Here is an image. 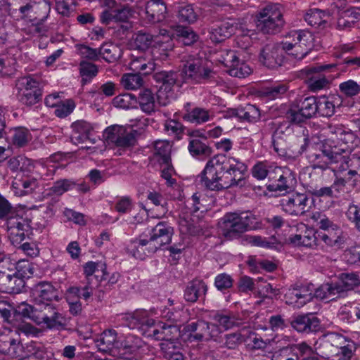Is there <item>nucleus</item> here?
Returning <instances> with one entry per match:
<instances>
[{
	"instance_id": "f257e3e1",
	"label": "nucleus",
	"mask_w": 360,
	"mask_h": 360,
	"mask_svg": "<svg viewBox=\"0 0 360 360\" xmlns=\"http://www.w3.org/2000/svg\"><path fill=\"white\" fill-rule=\"evenodd\" d=\"M247 166L225 155H217L210 160L199 175L200 182L211 191H221L240 185Z\"/></svg>"
},
{
	"instance_id": "f03ea898",
	"label": "nucleus",
	"mask_w": 360,
	"mask_h": 360,
	"mask_svg": "<svg viewBox=\"0 0 360 360\" xmlns=\"http://www.w3.org/2000/svg\"><path fill=\"white\" fill-rule=\"evenodd\" d=\"M334 143V141L323 143L321 153L315 155L318 162L314 167L325 169L328 165L335 164V169L348 171L350 176L360 174V157L354 154L348 155L351 150L348 146L338 147Z\"/></svg>"
},
{
	"instance_id": "7ed1b4c3",
	"label": "nucleus",
	"mask_w": 360,
	"mask_h": 360,
	"mask_svg": "<svg viewBox=\"0 0 360 360\" xmlns=\"http://www.w3.org/2000/svg\"><path fill=\"white\" fill-rule=\"evenodd\" d=\"M359 283L360 281L356 274L342 273L336 281L320 285L315 290L314 295L321 300L330 299L333 300L342 297L347 291L353 290Z\"/></svg>"
},
{
	"instance_id": "20e7f679",
	"label": "nucleus",
	"mask_w": 360,
	"mask_h": 360,
	"mask_svg": "<svg viewBox=\"0 0 360 360\" xmlns=\"http://www.w3.org/2000/svg\"><path fill=\"white\" fill-rule=\"evenodd\" d=\"M182 331L189 333L188 338L197 342L208 341L211 339L217 341L221 333L217 323H209L202 319L187 322L184 326Z\"/></svg>"
},
{
	"instance_id": "39448f33",
	"label": "nucleus",
	"mask_w": 360,
	"mask_h": 360,
	"mask_svg": "<svg viewBox=\"0 0 360 360\" xmlns=\"http://www.w3.org/2000/svg\"><path fill=\"white\" fill-rule=\"evenodd\" d=\"M33 274L32 264L22 262L17 269L11 276L5 277L0 281V290L4 293L18 294L25 287V279L29 278Z\"/></svg>"
},
{
	"instance_id": "423d86ee",
	"label": "nucleus",
	"mask_w": 360,
	"mask_h": 360,
	"mask_svg": "<svg viewBox=\"0 0 360 360\" xmlns=\"http://www.w3.org/2000/svg\"><path fill=\"white\" fill-rule=\"evenodd\" d=\"M214 72L207 66V62L201 58L188 60L183 66L181 75L185 82L195 84L207 81L213 77Z\"/></svg>"
},
{
	"instance_id": "0eeeda50",
	"label": "nucleus",
	"mask_w": 360,
	"mask_h": 360,
	"mask_svg": "<svg viewBox=\"0 0 360 360\" xmlns=\"http://www.w3.org/2000/svg\"><path fill=\"white\" fill-rule=\"evenodd\" d=\"M250 217L245 214L226 213L221 219L223 235L228 239L238 238L250 226Z\"/></svg>"
},
{
	"instance_id": "6e6552de",
	"label": "nucleus",
	"mask_w": 360,
	"mask_h": 360,
	"mask_svg": "<svg viewBox=\"0 0 360 360\" xmlns=\"http://www.w3.org/2000/svg\"><path fill=\"white\" fill-rule=\"evenodd\" d=\"M283 51V46H281L279 44H267L261 49L259 60L268 68H276L282 65Z\"/></svg>"
},
{
	"instance_id": "1a4fd4ad",
	"label": "nucleus",
	"mask_w": 360,
	"mask_h": 360,
	"mask_svg": "<svg viewBox=\"0 0 360 360\" xmlns=\"http://www.w3.org/2000/svg\"><path fill=\"white\" fill-rule=\"evenodd\" d=\"M309 198L305 193H293L281 200L283 210L292 215L305 214L310 207Z\"/></svg>"
},
{
	"instance_id": "9d476101",
	"label": "nucleus",
	"mask_w": 360,
	"mask_h": 360,
	"mask_svg": "<svg viewBox=\"0 0 360 360\" xmlns=\"http://www.w3.org/2000/svg\"><path fill=\"white\" fill-rule=\"evenodd\" d=\"M297 42L283 45L284 51L297 60L302 59L312 48V36L309 32H300L297 37Z\"/></svg>"
},
{
	"instance_id": "9b49d317",
	"label": "nucleus",
	"mask_w": 360,
	"mask_h": 360,
	"mask_svg": "<svg viewBox=\"0 0 360 360\" xmlns=\"http://www.w3.org/2000/svg\"><path fill=\"white\" fill-rule=\"evenodd\" d=\"M32 296L34 303L58 300V290L51 283L46 281L39 282L32 288Z\"/></svg>"
},
{
	"instance_id": "f8f14e48",
	"label": "nucleus",
	"mask_w": 360,
	"mask_h": 360,
	"mask_svg": "<svg viewBox=\"0 0 360 360\" xmlns=\"http://www.w3.org/2000/svg\"><path fill=\"white\" fill-rule=\"evenodd\" d=\"M290 325L298 332L310 333L320 328V321L311 314H307L295 316L290 321Z\"/></svg>"
},
{
	"instance_id": "ddd939ff",
	"label": "nucleus",
	"mask_w": 360,
	"mask_h": 360,
	"mask_svg": "<svg viewBox=\"0 0 360 360\" xmlns=\"http://www.w3.org/2000/svg\"><path fill=\"white\" fill-rule=\"evenodd\" d=\"M227 58L224 64L229 68L227 70L231 76L236 77H245L251 72L250 67L244 63H240L238 56L233 51H229L226 54Z\"/></svg>"
},
{
	"instance_id": "4468645a",
	"label": "nucleus",
	"mask_w": 360,
	"mask_h": 360,
	"mask_svg": "<svg viewBox=\"0 0 360 360\" xmlns=\"http://www.w3.org/2000/svg\"><path fill=\"white\" fill-rule=\"evenodd\" d=\"M172 234V227L167 226L165 222H160L152 229L150 241L156 243L158 245L155 246L157 250L162 245L170 243Z\"/></svg>"
},
{
	"instance_id": "2eb2a0df",
	"label": "nucleus",
	"mask_w": 360,
	"mask_h": 360,
	"mask_svg": "<svg viewBox=\"0 0 360 360\" xmlns=\"http://www.w3.org/2000/svg\"><path fill=\"white\" fill-rule=\"evenodd\" d=\"M148 20L155 23L163 21L167 15V6L162 0H150L146 4Z\"/></svg>"
},
{
	"instance_id": "dca6fc26",
	"label": "nucleus",
	"mask_w": 360,
	"mask_h": 360,
	"mask_svg": "<svg viewBox=\"0 0 360 360\" xmlns=\"http://www.w3.org/2000/svg\"><path fill=\"white\" fill-rule=\"evenodd\" d=\"M234 32L233 24L229 21H221L211 27L210 38L214 43H220L230 37Z\"/></svg>"
},
{
	"instance_id": "f3484780",
	"label": "nucleus",
	"mask_w": 360,
	"mask_h": 360,
	"mask_svg": "<svg viewBox=\"0 0 360 360\" xmlns=\"http://www.w3.org/2000/svg\"><path fill=\"white\" fill-rule=\"evenodd\" d=\"M57 309L53 302L34 303L33 321L37 324L42 323L49 318L56 315Z\"/></svg>"
},
{
	"instance_id": "a211bd4d",
	"label": "nucleus",
	"mask_w": 360,
	"mask_h": 360,
	"mask_svg": "<svg viewBox=\"0 0 360 360\" xmlns=\"http://www.w3.org/2000/svg\"><path fill=\"white\" fill-rule=\"evenodd\" d=\"M310 348L305 344L295 345L292 347H285L276 352L271 360H300L299 354Z\"/></svg>"
},
{
	"instance_id": "6ab92c4d",
	"label": "nucleus",
	"mask_w": 360,
	"mask_h": 360,
	"mask_svg": "<svg viewBox=\"0 0 360 360\" xmlns=\"http://www.w3.org/2000/svg\"><path fill=\"white\" fill-rule=\"evenodd\" d=\"M153 77L158 83L161 84L159 87L160 90L170 91L176 83L179 75L176 72L174 71H161L155 73Z\"/></svg>"
},
{
	"instance_id": "aec40b11",
	"label": "nucleus",
	"mask_w": 360,
	"mask_h": 360,
	"mask_svg": "<svg viewBox=\"0 0 360 360\" xmlns=\"http://www.w3.org/2000/svg\"><path fill=\"white\" fill-rule=\"evenodd\" d=\"M284 25L283 19H269L266 18H261L258 16L257 22V29L264 34H276L281 30Z\"/></svg>"
},
{
	"instance_id": "412c9836",
	"label": "nucleus",
	"mask_w": 360,
	"mask_h": 360,
	"mask_svg": "<svg viewBox=\"0 0 360 360\" xmlns=\"http://www.w3.org/2000/svg\"><path fill=\"white\" fill-rule=\"evenodd\" d=\"M117 340V333L115 330H104L100 338L96 341V347L102 352H110Z\"/></svg>"
},
{
	"instance_id": "4be33fe9",
	"label": "nucleus",
	"mask_w": 360,
	"mask_h": 360,
	"mask_svg": "<svg viewBox=\"0 0 360 360\" xmlns=\"http://www.w3.org/2000/svg\"><path fill=\"white\" fill-rule=\"evenodd\" d=\"M139 103L141 109L147 114L155 111V102L154 94L149 89H143L139 93L136 97V103Z\"/></svg>"
},
{
	"instance_id": "5701e85b",
	"label": "nucleus",
	"mask_w": 360,
	"mask_h": 360,
	"mask_svg": "<svg viewBox=\"0 0 360 360\" xmlns=\"http://www.w3.org/2000/svg\"><path fill=\"white\" fill-rule=\"evenodd\" d=\"M295 108H299L308 119H310L317 114V98L315 96H309L305 98L303 101H300L298 103H294Z\"/></svg>"
},
{
	"instance_id": "b1692460",
	"label": "nucleus",
	"mask_w": 360,
	"mask_h": 360,
	"mask_svg": "<svg viewBox=\"0 0 360 360\" xmlns=\"http://www.w3.org/2000/svg\"><path fill=\"white\" fill-rule=\"evenodd\" d=\"M176 32L179 41L185 46H191L199 39L198 35L189 27L179 26Z\"/></svg>"
},
{
	"instance_id": "393cba45",
	"label": "nucleus",
	"mask_w": 360,
	"mask_h": 360,
	"mask_svg": "<svg viewBox=\"0 0 360 360\" xmlns=\"http://www.w3.org/2000/svg\"><path fill=\"white\" fill-rule=\"evenodd\" d=\"M201 289H203L204 292L207 290V286L202 281L196 280L190 282L185 290V299L191 302L197 301Z\"/></svg>"
},
{
	"instance_id": "a878e982",
	"label": "nucleus",
	"mask_w": 360,
	"mask_h": 360,
	"mask_svg": "<svg viewBox=\"0 0 360 360\" xmlns=\"http://www.w3.org/2000/svg\"><path fill=\"white\" fill-rule=\"evenodd\" d=\"M98 53L108 63H113L120 56L118 48L113 44H103L98 49Z\"/></svg>"
},
{
	"instance_id": "bb28decb",
	"label": "nucleus",
	"mask_w": 360,
	"mask_h": 360,
	"mask_svg": "<svg viewBox=\"0 0 360 360\" xmlns=\"http://www.w3.org/2000/svg\"><path fill=\"white\" fill-rule=\"evenodd\" d=\"M274 174L275 176L271 178L275 179L276 182L267 186V189L269 191H286L290 188L287 184L286 177L284 176L285 172L282 171L281 167H276L274 170Z\"/></svg>"
},
{
	"instance_id": "cd10ccee",
	"label": "nucleus",
	"mask_w": 360,
	"mask_h": 360,
	"mask_svg": "<svg viewBox=\"0 0 360 360\" xmlns=\"http://www.w3.org/2000/svg\"><path fill=\"white\" fill-rule=\"evenodd\" d=\"M22 262H19L16 266V262L12 261L8 257H2L0 258V281L5 277L11 276L17 269H19V265Z\"/></svg>"
},
{
	"instance_id": "c85d7f7f",
	"label": "nucleus",
	"mask_w": 360,
	"mask_h": 360,
	"mask_svg": "<svg viewBox=\"0 0 360 360\" xmlns=\"http://www.w3.org/2000/svg\"><path fill=\"white\" fill-rule=\"evenodd\" d=\"M326 16L324 11L313 8L309 9L305 15V21L312 27H320L325 24L326 21L323 19Z\"/></svg>"
},
{
	"instance_id": "c756f323",
	"label": "nucleus",
	"mask_w": 360,
	"mask_h": 360,
	"mask_svg": "<svg viewBox=\"0 0 360 360\" xmlns=\"http://www.w3.org/2000/svg\"><path fill=\"white\" fill-rule=\"evenodd\" d=\"M41 96L40 89H34L32 91L26 90L22 93H18L20 101L27 106H32L38 103L41 99Z\"/></svg>"
},
{
	"instance_id": "7c9ffc66",
	"label": "nucleus",
	"mask_w": 360,
	"mask_h": 360,
	"mask_svg": "<svg viewBox=\"0 0 360 360\" xmlns=\"http://www.w3.org/2000/svg\"><path fill=\"white\" fill-rule=\"evenodd\" d=\"M97 65L88 61L82 60L79 64V72L82 77V84H85L98 73Z\"/></svg>"
},
{
	"instance_id": "2f4dec72",
	"label": "nucleus",
	"mask_w": 360,
	"mask_h": 360,
	"mask_svg": "<svg viewBox=\"0 0 360 360\" xmlns=\"http://www.w3.org/2000/svg\"><path fill=\"white\" fill-rule=\"evenodd\" d=\"M169 153L170 150L168 143L160 141L155 143L154 154L159 157L158 160L159 162L168 165L171 162Z\"/></svg>"
},
{
	"instance_id": "473e14b6",
	"label": "nucleus",
	"mask_w": 360,
	"mask_h": 360,
	"mask_svg": "<svg viewBox=\"0 0 360 360\" xmlns=\"http://www.w3.org/2000/svg\"><path fill=\"white\" fill-rule=\"evenodd\" d=\"M114 106L128 109L135 107L136 96L131 94H123L115 96L112 100Z\"/></svg>"
},
{
	"instance_id": "72a5a7b5",
	"label": "nucleus",
	"mask_w": 360,
	"mask_h": 360,
	"mask_svg": "<svg viewBox=\"0 0 360 360\" xmlns=\"http://www.w3.org/2000/svg\"><path fill=\"white\" fill-rule=\"evenodd\" d=\"M185 120L200 124L209 120V112L203 108H195L190 112L184 115Z\"/></svg>"
},
{
	"instance_id": "f704fd0d",
	"label": "nucleus",
	"mask_w": 360,
	"mask_h": 360,
	"mask_svg": "<svg viewBox=\"0 0 360 360\" xmlns=\"http://www.w3.org/2000/svg\"><path fill=\"white\" fill-rule=\"evenodd\" d=\"M121 83L125 89H135L143 85V79L140 72L125 74L122 77Z\"/></svg>"
},
{
	"instance_id": "c9c22d12",
	"label": "nucleus",
	"mask_w": 360,
	"mask_h": 360,
	"mask_svg": "<svg viewBox=\"0 0 360 360\" xmlns=\"http://www.w3.org/2000/svg\"><path fill=\"white\" fill-rule=\"evenodd\" d=\"M137 134L136 130L130 129L128 131L127 128L124 127V133L120 136L116 146L122 148L134 146L136 143Z\"/></svg>"
},
{
	"instance_id": "e433bc0d",
	"label": "nucleus",
	"mask_w": 360,
	"mask_h": 360,
	"mask_svg": "<svg viewBox=\"0 0 360 360\" xmlns=\"http://www.w3.org/2000/svg\"><path fill=\"white\" fill-rule=\"evenodd\" d=\"M158 326H162V336L160 338H162L163 342L174 341L180 333L179 328L175 325L158 322Z\"/></svg>"
},
{
	"instance_id": "4c0bfd02",
	"label": "nucleus",
	"mask_w": 360,
	"mask_h": 360,
	"mask_svg": "<svg viewBox=\"0 0 360 360\" xmlns=\"http://www.w3.org/2000/svg\"><path fill=\"white\" fill-rule=\"evenodd\" d=\"M153 41V37L151 34L139 32L134 38V46L136 49L145 51L149 49Z\"/></svg>"
},
{
	"instance_id": "58836bf2",
	"label": "nucleus",
	"mask_w": 360,
	"mask_h": 360,
	"mask_svg": "<svg viewBox=\"0 0 360 360\" xmlns=\"http://www.w3.org/2000/svg\"><path fill=\"white\" fill-rule=\"evenodd\" d=\"M51 11V2L49 0H40L34 8L36 16L32 20H46Z\"/></svg>"
},
{
	"instance_id": "ea45409f",
	"label": "nucleus",
	"mask_w": 360,
	"mask_h": 360,
	"mask_svg": "<svg viewBox=\"0 0 360 360\" xmlns=\"http://www.w3.org/2000/svg\"><path fill=\"white\" fill-rule=\"evenodd\" d=\"M38 82L30 76L22 77L15 81V86L18 93H22L24 91H32L34 89H39Z\"/></svg>"
},
{
	"instance_id": "a19ab883",
	"label": "nucleus",
	"mask_w": 360,
	"mask_h": 360,
	"mask_svg": "<svg viewBox=\"0 0 360 360\" xmlns=\"http://www.w3.org/2000/svg\"><path fill=\"white\" fill-rule=\"evenodd\" d=\"M30 226L26 221V226H20L15 228V230H11L9 231V238L11 241L15 245H20L22 240L25 238V235L30 231Z\"/></svg>"
},
{
	"instance_id": "79ce46f5",
	"label": "nucleus",
	"mask_w": 360,
	"mask_h": 360,
	"mask_svg": "<svg viewBox=\"0 0 360 360\" xmlns=\"http://www.w3.org/2000/svg\"><path fill=\"white\" fill-rule=\"evenodd\" d=\"M339 89L346 97L352 98L360 93V86L354 80L342 82L339 85Z\"/></svg>"
},
{
	"instance_id": "37998d69",
	"label": "nucleus",
	"mask_w": 360,
	"mask_h": 360,
	"mask_svg": "<svg viewBox=\"0 0 360 360\" xmlns=\"http://www.w3.org/2000/svg\"><path fill=\"white\" fill-rule=\"evenodd\" d=\"M124 133V127L119 125H113L108 127L103 133V136L108 143H115V146L119 138Z\"/></svg>"
},
{
	"instance_id": "c03bdc74",
	"label": "nucleus",
	"mask_w": 360,
	"mask_h": 360,
	"mask_svg": "<svg viewBox=\"0 0 360 360\" xmlns=\"http://www.w3.org/2000/svg\"><path fill=\"white\" fill-rule=\"evenodd\" d=\"M224 345L229 349H235L240 345L243 341V336L239 332L231 333L224 335Z\"/></svg>"
},
{
	"instance_id": "a18cd8bd",
	"label": "nucleus",
	"mask_w": 360,
	"mask_h": 360,
	"mask_svg": "<svg viewBox=\"0 0 360 360\" xmlns=\"http://www.w3.org/2000/svg\"><path fill=\"white\" fill-rule=\"evenodd\" d=\"M179 21L182 22L192 23L197 19V15L191 5L180 6L178 10Z\"/></svg>"
},
{
	"instance_id": "49530a36",
	"label": "nucleus",
	"mask_w": 360,
	"mask_h": 360,
	"mask_svg": "<svg viewBox=\"0 0 360 360\" xmlns=\"http://www.w3.org/2000/svg\"><path fill=\"white\" fill-rule=\"evenodd\" d=\"M335 112V105L325 97L317 98V113L321 116L330 117Z\"/></svg>"
},
{
	"instance_id": "de8ad7c7",
	"label": "nucleus",
	"mask_w": 360,
	"mask_h": 360,
	"mask_svg": "<svg viewBox=\"0 0 360 360\" xmlns=\"http://www.w3.org/2000/svg\"><path fill=\"white\" fill-rule=\"evenodd\" d=\"M261 18H266L269 19H283V14L281 11V6L278 4L267 5L263 11L259 13Z\"/></svg>"
},
{
	"instance_id": "09e8293b",
	"label": "nucleus",
	"mask_w": 360,
	"mask_h": 360,
	"mask_svg": "<svg viewBox=\"0 0 360 360\" xmlns=\"http://www.w3.org/2000/svg\"><path fill=\"white\" fill-rule=\"evenodd\" d=\"M188 149L193 155L200 154L209 155L211 153V148L198 139H193L190 141Z\"/></svg>"
},
{
	"instance_id": "8fccbe9b",
	"label": "nucleus",
	"mask_w": 360,
	"mask_h": 360,
	"mask_svg": "<svg viewBox=\"0 0 360 360\" xmlns=\"http://www.w3.org/2000/svg\"><path fill=\"white\" fill-rule=\"evenodd\" d=\"M286 117L291 124H295L303 123L309 120L306 115L301 112L299 108H295L293 104L287 111Z\"/></svg>"
},
{
	"instance_id": "3c124183",
	"label": "nucleus",
	"mask_w": 360,
	"mask_h": 360,
	"mask_svg": "<svg viewBox=\"0 0 360 360\" xmlns=\"http://www.w3.org/2000/svg\"><path fill=\"white\" fill-rule=\"evenodd\" d=\"M115 21L127 22L133 15L134 10L129 6L124 5L113 10Z\"/></svg>"
},
{
	"instance_id": "603ef678",
	"label": "nucleus",
	"mask_w": 360,
	"mask_h": 360,
	"mask_svg": "<svg viewBox=\"0 0 360 360\" xmlns=\"http://www.w3.org/2000/svg\"><path fill=\"white\" fill-rule=\"evenodd\" d=\"M42 323L46 324V328L49 329H65L67 326L66 319L64 318L62 314L58 311L56 312V315L49 318V320L44 321Z\"/></svg>"
},
{
	"instance_id": "864d4df0",
	"label": "nucleus",
	"mask_w": 360,
	"mask_h": 360,
	"mask_svg": "<svg viewBox=\"0 0 360 360\" xmlns=\"http://www.w3.org/2000/svg\"><path fill=\"white\" fill-rule=\"evenodd\" d=\"M160 347L162 354L165 359L169 358L173 354L177 352L179 350H181L179 344L174 342V340L162 342L160 344Z\"/></svg>"
},
{
	"instance_id": "5fc2aeb1",
	"label": "nucleus",
	"mask_w": 360,
	"mask_h": 360,
	"mask_svg": "<svg viewBox=\"0 0 360 360\" xmlns=\"http://www.w3.org/2000/svg\"><path fill=\"white\" fill-rule=\"evenodd\" d=\"M8 342V348L6 351L2 350L1 352L13 359L20 356L22 352V346L20 345V341L15 339H11Z\"/></svg>"
},
{
	"instance_id": "6e6d98bb",
	"label": "nucleus",
	"mask_w": 360,
	"mask_h": 360,
	"mask_svg": "<svg viewBox=\"0 0 360 360\" xmlns=\"http://www.w3.org/2000/svg\"><path fill=\"white\" fill-rule=\"evenodd\" d=\"M75 107V104L72 100H67L61 105H58L55 110V115L58 117H65L72 112Z\"/></svg>"
},
{
	"instance_id": "4d7b16f0",
	"label": "nucleus",
	"mask_w": 360,
	"mask_h": 360,
	"mask_svg": "<svg viewBox=\"0 0 360 360\" xmlns=\"http://www.w3.org/2000/svg\"><path fill=\"white\" fill-rule=\"evenodd\" d=\"M309 88L311 91H318L323 89L328 84V80L323 75H318L317 76H311L309 79Z\"/></svg>"
},
{
	"instance_id": "13d9d810",
	"label": "nucleus",
	"mask_w": 360,
	"mask_h": 360,
	"mask_svg": "<svg viewBox=\"0 0 360 360\" xmlns=\"http://www.w3.org/2000/svg\"><path fill=\"white\" fill-rule=\"evenodd\" d=\"M179 226L181 227V231L184 233H188L191 235H197L200 232V229L195 226L191 220L186 218H181L179 220Z\"/></svg>"
},
{
	"instance_id": "bf43d9fd",
	"label": "nucleus",
	"mask_w": 360,
	"mask_h": 360,
	"mask_svg": "<svg viewBox=\"0 0 360 360\" xmlns=\"http://www.w3.org/2000/svg\"><path fill=\"white\" fill-rule=\"evenodd\" d=\"M72 185L75 184L68 179L59 180L54 183L51 188V191L53 194L60 195L68 191Z\"/></svg>"
},
{
	"instance_id": "052dcab7",
	"label": "nucleus",
	"mask_w": 360,
	"mask_h": 360,
	"mask_svg": "<svg viewBox=\"0 0 360 360\" xmlns=\"http://www.w3.org/2000/svg\"><path fill=\"white\" fill-rule=\"evenodd\" d=\"M259 117V110L255 105L248 104L246 106H245L243 120L255 122L257 121Z\"/></svg>"
},
{
	"instance_id": "680f3d73",
	"label": "nucleus",
	"mask_w": 360,
	"mask_h": 360,
	"mask_svg": "<svg viewBox=\"0 0 360 360\" xmlns=\"http://www.w3.org/2000/svg\"><path fill=\"white\" fill-rule=\"evenodd\" d=\"M79 50L83 58H85L90 60H97L98 59V53L97 49H93L89 46L84 44H80L78 46Z\"/></svg>"
},
{
	"instance_id": "e2e57ef3",
	"label": "nucleus",
	"mask_w": 360,
	"mask_h": 360,
	"mask_svg": "<svg viewBox=\"0 0 360 360\" xmlns=\"http://www.w3.org/2000/svg\"><path fill=\"white\" fill-rule=\"evenodd\" d=\"M6 218L7 219L6 224L8 231L11 230H15V228L18 227V226H26V219L18 215L13 216L12 214H9Z\"/></svg>"
},
{
	"instance_id": "0e129e2a",
	"label": "nucleus",
	"mask_w": 360,
	"mask_h": 360,
	"mask_svg": "<svg viewBox=\"0 0 360 360\" xmlns=\"http://www.w3.org/2000/svg\"><path fill=\"white\" fill-rule=\"evenodd\" d=\"M353 138V134L343 131L340 133V136L336 140H327L325 143L334 141L335 143L333 145H336L338 147H344L345 146L349 147V143H352Z\"/></svg>"
},
{
	"instance_id": "69168bd1",
	"label": "nucleus",
	"mask_w": 360,
	"mask_h": 360,
	"mask_svg": "<svg viewBox=\"0 0 360 360\" xmlns=\"http://www.w3.org/2000/svg\"><path fill=\"white\" fill-rule=\"evenodd\" d=\"M233 281L230 276L222 274L217 276L215 285L219 290L227 289L232 286Z\"/></svg>"
},
{
	"instance_id": "338daca9",
	"label": "nucleus",
	"mask_w": 360,
	"mask_h": 360,
	"mask_svg": "<svg viewBox=\"0 0 360 360\" xmlns=\"http://www.w3.org/2000/svg\"><path fill=\"white\" fill-rule=\"evenodd\" d=\"M34 307V304L30 305L25 302H22L15 309L14 313L22 315L23 317H29L33 320Z\"/></svg>"
},
{
	"instance_id": "774afa93",
	"label": "nucleus",
	"mask_w": 360,
	"mask_h": 360,
	"mask_svg": "<svg viewBox=\"0 0 360 360\" xmlns=\"http://www.w3.org/2000/svg\"><path fill=\"white\" fill-rule=\"evenodd\" d=\"M287 91V87L284 84H278L269 88H266L264 94L265 96L275 98L276 97L283 94Z\"/></svg>"
}]
</instances>
